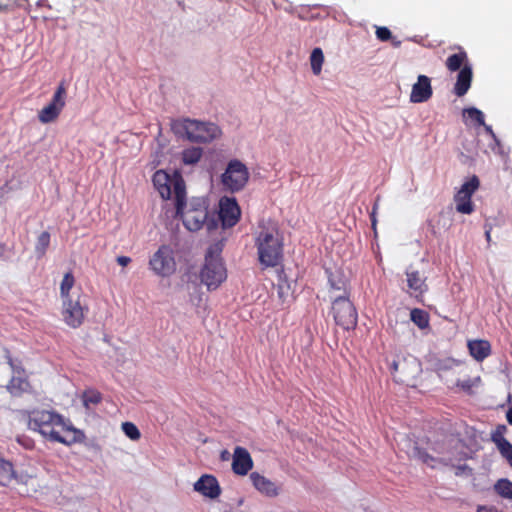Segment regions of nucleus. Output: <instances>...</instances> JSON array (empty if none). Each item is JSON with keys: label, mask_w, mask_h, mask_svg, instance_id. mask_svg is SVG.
<instances>
[{"label": "nucleus", "mask_w": 512, "mask_h": 512, "mask_svg": "<svg viewBox=\"0 0 512 512\" xmlns=\"http://www.w3.org/2000/svg\"><path fill=\"white\" fill-rule=\"evenodd\" d=\"M28 427L51 441L66 445L75 443L80 437V432L59 414L46 410L31 412Z\"/></svg>", "instance_id": "nucleus-1"}, {"label": "nucleus", "mask_w": 512, "mask_h": 512, "mask_svg": "<svg viewBox=\"0 0 512 512\" xmlns=\"http://www.w3.org/2000/svg\"><path fill=\"white\" fill-rule=\"evenodd\" d=\"M255 244L259 261L266 267L276 266L282 256V238L277 224L272 220H262L255 232Z\"/></svg>", "instance_id": "nucleus-2"}, {"label": "nucleus", "mask_w": 512, "mask_h": 512, "mask_svg": "<svg viewBox=\"0 0 512 512\" xmlns=\"http://www.w3.org/2000/svg\"><path fill=\"white\" fill-rule=\"evenodd\" d=\"M172 130L180 137L192 142H208L218 138L221 130L214 123L183 119L172 122Z\"/></svg>", "instance_id": "nucleus-3"}, {"label": "nucleus", "mask_w": 512, "mask_h": 512, "mask_svg": "<svg viewBox=\"0 0 512 512\" xmlns=\"http://www.w3.org/2000/svg\"><path fill=\"white\" fill-rule=\"evenodd\" d=\"M434 451L438 454L437 457L431 456L428 453L422 451L418 446L413 445L407 451L409 457L422 461L427 464L431 468L437 467L438 464H443L445 466L452 465L455 467V474L457 476L461 475H469L471 470L466 465H454V461L461 460L467 456L466 453L459 452L455 453L452 450H438L434 449Z\"/></svg>", "instance_id": "nucleus-4"}, {"label": "nucleus", "mask_w": 512, "mask_h": 512, "mask_svg": "<svg viewBox=\"0 0 512 512\" xmlns=\"http://www.w3.org/2000/svg\"><path fill=\"white\" fill-rule=\"evenodd\" d=\"M176 213L181 216L185 227L190 231H197L203 225H206L208 230L217 226L213 219H208V212L202 199L191 202L190 207L186 210L185 199H183L182 208L180 211L176 208Z\"/></svg>", "instance_id": "nucleus-5"}, {"label": "nucleus", "mask_w": 512, "mask_h": 512, "mask_svg": "<svg viewBox=\"0 0 512 512\" xmlns=\"http://www.w3.org/2000/svg\"><path fill=\"white\" fill-rule=\"evenodd\" d=\"M153 184L163 199H170L173 194L175 207L181 210L182 200L186 196L185 184L181 178H170L166 172L159 170L153 176Z\"/></svg>", "instance_id": "nucleus-6"}, {"label": "nucleus", "mask_w": 512, "mask_h": 512, "mask_svg": "<svg viewBox=\"0 0 512 512\" xmlns=\"http://www.w3.org/2000/svg\"><path fill=\"white\" fill-rule=\"evenodd\" d=\"M218 247L211 248L205 258V264L201 270V281L209 290L217 289L225 281L226 269L219 257Z\"/></svg>", "instance_id": "nucleus-7"}, {"label": "nucleus", "mask_w": 512, "mask_h": 512, "mask_svg": "<svg viewBox=\"0 0 512 512\" xmlns=\"http://www.w3.org/2000/svg\"><path fill=\"white\" fill-rule=\"evenodd\" d=\"M391 369L395 381L408 386H415L416 379L422 371L420 362L412 355L398 356L393 361Z\"/></svg>", "instance_id": "nucleus-8"}, {"label": "nucleus", "mask_w": 512, "mask_h": 512, "mask_svg": "<svg viewBox=\"0 0 512 512\" xmlns=\"http://www.w3.org/2000/svg\"><path fill=\"white\" fill-rule=\"evenodd\" d=\"M149 268L157 276L167 278L176 272L174 249L170 244L161 245L149 259Z\"/></svg>", "instance_id": "nucleus-9"}, {"label": "nucleus", "mask_w": 512, "mask_h": 512, "mask_svg": "<svg viewBox=\"0 0 512 512\" xmlns=\"http://www.w3.org/2000/svg\"><path fill=\"white\" fill-rule=\"evenodd\" d=\"M332 310L336 323L344 329H351L356 326L357 313L346 295H333Z\"/></svg>", "instance_id": "nucleus-10"}, {"label": "nucleus", "mask_w": 512, "mask_h": 512, "mask_svg": "<svg viewBox=\"0 0 512 512\" xmlns=\"http://www.w3.org/2000/svg\"><path fill=\"white\" fill-rule=\"evenodd\" d=\"M249 179L247 167L239 160H232L228 163L221 180L225 189L237 192L246 185Z\"/></svg>", "instance_id": "nucleus-11"}, {"label": "nucleus", "mask_w": 512, "mask_h": 512, "mask_svg": "<svg viewBox=\"0 0 512 512\" xmlns=\"http://www.w3.org/2000/svg\"><path fill=\"white\" fill-rule=\"evenodd\" d=\"M5 358L12 372L11 379L5 385L7 392L13 397H20L25 393H30L32 388L24 371L14 363L9 353H6Z\"/></svg>", "instance_id": "nucleus-12"}, {"label": "nucleus", "mask_w": 512, "mask_h": 512, "mask_svg": "<svg viewBox=\"0 0 512 512\" xmlns=\"http://www.w3.org/2000/svg\"><path fill=\"white\" fill-rule=\"evenodd\" d=\"M66 89L60 84L55 91L51 102L39 111L38 118L40 122L46 124L53 122L65 106Z\"/></svg>", "instance_id": "nucleus-13"}, {"label": "nucleus", "mask_w": 512, "mask_h": 512, "mask_svg": "<svg viewBox=\"0 0 512 512\" xmlns=\"http://www.w3.org/2000/svg\"><path fill=\"white\" fill-rule=\"evenodd\" d=\"M62 317L64 322L72 328H77L83 323L85 308L79 296L76 299L63 300Z\"/></svg>", "instance_id": "nucleus-14"}, {"label": "nucleus", "mask_w": 512, "mask_h": 512, "mask_svg": "<svg viewBox=\"0 0 512 512\" xmlns=\"http://www.w3.org/2000/svg\"><path fill=\"white\" fill-rule=\"evenodd\" d=\"M479 187V179L476 176L471 177L466 181L455 195L456 210L463 214H470L473 212V205L471 203L472 194Z\"/></svg>", "instance_id": "nucleus-15"}, {"label": "nucleus", "mask_w": 512, "mask_h": 512, "mask_svg": "<svg viewBox=\"0 0 512 512\" xmlns=\"http://www.w3.org/2000/svg\"><path fill=\"white\" fill-rule=\"evenodd\" d=\"M240 217V208L234 198L222 197L219 201L218 218L222 222V226H234Z\"/></svg>", "instance_id": "nucleus-16"}, {"label": "nucleus", "mask_w": 512, "mask_h": 512, "mask_svg": "<svg viewBox=\"0 0 512 512\" xmlns=\"http://www.w3.org/2000/svg\"><path fill=\"white\" fill-rule=\"evenodd\" d=\"M432 96L431 80L425 75H419L417 82L413 84L410 93V102L423 103L428 101Z\"/></svg>", "instance_id": "nucleus-17"}, {"label": "nucleus", "mask_w": 512, "mask_h": 512, "mask_svg": "<svg viewBox=\"0 0 512 512\" xmlns=\"http://www.w3.org/2000/svg\"><path fill=\"white\" fill-rule=\"evenodd\" d=\"M194 490L204 497L215 499L220 495L221 489L218 481L211 475H203L194 483Z\"/></svg>", "instance_id": "nucleus-18"}, {"label": "nucleus", "mask_w": 512, "mask_h": 512, "mask_svg": "<svg viewBox=\"0 0 512 512\" xmlns=\"http://www.w3.org/2000/svg\"><path fill=\"white\" fill-rule=\"evenodd\" d=\"M254 488L267 497H276L280 493V486L258 472H252L249 476Z\"/></svg>", "instance_id": "nucleus-19"}, {"label": "nucleus", "mask_w": 512, "mask_h": 512, "mask_svg": "<svg viewBox=\"0 0 512 512\" xmlns=\"http://www.w3.org/2000/svg\"><path fill=\"white\" fill-rule=\"evenodd\" d=\"M253 467L249 452L243 447H236L233 453L232 469L238 475H246Z\"/></svg>", "instance_id": "nucleus-20"}, {"label": "nucleus", "mask_w": 512, "mask_h": 512, "mask_svg": "<svg viewBox=\"0 0 512 512\" xmlns=\"http://www.w3.org/2000/svg\"><path fill=\"white\" fill-rule=\"evenodd\" d=\"M407 285L412 295H420L427 291L426 276L423 273L409 267L406 271Z\"/></svg>", "instance_id": "nucleus-21"}, {"label": "nucleus", "mask_w": 512, "mask_h": 512, "mask_svg": "<svg viewBox=\"0 0 512 512\" xmlns=\"http://www.w3.org/2000/svg\"><path fill=\"white\" fill-rule=\"evenodd\" d=\"M470 355L477 361H482L490 354V344L485 340H472L468 342Z\"/></svg>", "instance_id": "nucleus-22"}, {"label": "nucleus", "mask_w": 512, "mask_h": 512, "mask_svg": "<svg viewBox=\"0 0 512 512\" xmlns=\"http://www.w3.org/2000/svg\"><path fill=\"white\" fill-rule=\"evenodd\" d=\"M472 80V71L468 66H464L457 77V82L455 84V93L458 96H463L468 89L470 88Z\"/></svg>", "instance_id": "nucleus-23"}, {"label": "nucleus", "mask_w": 512, "mask_h": 512, "mask_svg": "<svg viewBox=\"0 0 512 512\" xmlns=\"http://www.w3.org/2000/svg\"><path fill=\"white\" fill-rule=\"evenodd\" d=\"M493 441L496 444L501 455L508 461V463L512 467V444L509 443L508 440H506L501 435H494Z\"/></svg>", "instance_id": "nucleus-24"}, {"label": "nucleus", "mask_w": 512, "mask_h": 512, "mask_svg": "<svg viewBox=\"0 0 512 512\" xmlns=\"http://www.w3.org/2000/svg\"><path fill=\"white\" fill-rule=\"evenodd\" d=\"M14 480V470L12 464L0 459V485H9Z\"/></svg>", "instance_id": "nucleus-25"}, {"label": "nucleus", "mask_w": 512, "mask_h": 512, "mask_svg": "<svg viewBox=\"0 0 512 512\" xmlns=\"http://www.w3.org/2000/svg\"><path fill=\"white\" fill-rule=\"evenodd\" d=\"M324 62V55L321 48H314L310 55V64L312 72L315 75H319L322 70V65Z\"/></svg>", "instance_id": "nucleus-26"}, {"label": "nucleus", "mask_w": 512, "mask_h": 512, "mask_svg": "<svg viewBox=\"0 0 512 512\" xmlns=\"http://www.w3.org/2000/svg\"><path fill=\"white\" fill-rule=\"evenodd\" d=\"M202 156V149L199 147H191L185 149L182 152V161L186 165H194L196 164Z\"/></svg>", "instance_id": "nucleus-27"}, {"label": "nucleus", "mask_w": 512, "mask_h": 512, "mask_svg": "<svg viewBox=\"0 0 512 512\" xmlns=\"http://www.w3.org/2000/svg\"><path fill=\"white\" fill-rule=\"evenodd\" d=\"M457 386L460 387L464 392L472 394L475 389L481 386V378L479 376L458 380Z\"/></svg>", "instance_id": "nucleus-28"}, {"label": "nucleus", "mask_w": 512, "mask_h": 512, "mask_svg": "<svg viewBox=\"0 0 512 512\" xmlns=\"http://www.w3.org/2000/svg\"><path fill=\"white\" fill-rule=\"evenodd\" d=\"M410 319L415 323L420 329H424L429 324L428 314L421 309H413L410 312Z\"/></svg>", "instance_id": "nucleus-29"}, {"label": "nucleus", "mask_w": 512, "mask_h": 512, "mask_svg": "<svg viewBox=\"0 0 512 512\" xmlns=\"http://www.w3.org/2000/svg\"><path fill=\"white\" fill-rule=\"evenodd\" d=\"M50 243V234L48 232H42L37 239L35 245V252L38 257H42Z\"/></svg>", "instance_id": "nucleus-30"}, {"label": "nucleus", "mask_w": 512, "mask_h": 512, "mask_svg": "<svg viewBox=\"0 0 512 512\" xmlns=\"http://www.w3.org/2000/svg\"><path fill=\"white\" fill-rule=\"evenodd\" d=\"M496 492L503 498L512 499V482L501 479L495 484Z\"/></svg>", "instance_id": "nucleus-31"}, {"label": "nucleus", "mask_w": 512, "mask_h": 512, "mask_svg": "<svg viewBox=\"0 0 512 512\" xmlns=\"http://www.w3.org/2000/svg\"><path fill=\"white\" fill-rule=\"evenodd\" d=\"M329 282H330L331 288L335 292L343 291L342 295H346V281L341 277L340 272L332 273L329 276Z\"/></svg>", "instance_id": "nucleus-32"}, {"label": "nucleus", "mask_w": 512, "mask_h": 512, "mask_svg": "<svg viewBox=\"0 0 512 512\" xmlns=\"http://www.w3.org/2000/svg\"><path fill=\"white\" fill-rule=\"evenodd\" d=\"M74 285V277L71 273H66L63 277V280L61 282L60 286V293L63 300L65 299H72L69 297V291L72 289Z\"/></svg>", "instance_id": "nucleus-33"}, {"label": "nucleus", "mask_w": 512, "mask_h": 512, "mask_svg": "<svg viewBox=\"0 0 512 512\" xmlns=\"http://www.w3.org/2000/svg\"><path fill=\"white\" fill-rule=\"evenodd\" d=\"M465 59H466V54L464 52L453 54L450 57H448L446 65L449 70L457 71L460 69V67Z\"/></svg>", "instance_id": "nucleus-34"}, {"label": "nucleus", "mask_w": 512, "mask_h": 512, "mask_svg": "<svg viewBox=\"0 0 512 512\" xmlns=\"http://www.w3.org/2000/svg\"><path fill=\"white\" fill-rule=\"evenodd\" d=\"M122 430L128 438L134 441L138 440L141 436L139 429L131 422L123 423Z\"/></svg>", "instance_id": "nucleus-35"}, {"label": "nucleus", "mask_w": 512, "mask_h": 512, "mask_svg": "<svg viewBox=\"0 0 512 512\" xmlns=\"http://www.w3.org/2000/svg\"><path fill=\"white\" fill-rule=\"evenodd\" d=\"M278 296L283 302H288L292 298L290 285L284 280L278 284Z\"/></svg>", "instance_id": "nucleus-36"}, {"label": "nucleus", "mask_w": 512, "mask_h": 512, "mask_svg": "<svg viewBox=\"0 0 512 512\" xmlns=\"http://www.w3.org/2000/svg\"><path fill=\"white\" fill-rule=\"evenodd\" d=\"M464 115H467L470 119L477 122L479 125H485L484 114L477 108H468L463 111Z\"/></svg>", "instance_id": "nucleus-37"}, {"label": "nucleus", "mask_w": 512, "mask_h": 512, "mask_svg": "<svg viewBox=\"0 0 512 512\" xmlns=\"http://www.w3.org/2000/svg\"><path fill=\"white\" fill-rule=\"evenodd\" d=\"M100 401V394L96 391H87L83 395V404L89 409L90 405H95Z\"/></svg>", "instance_id": "nucleus-38"}, {"label": "nucleus", "mask_w": 512, "mask_h": 512, "mask_svg": "<svg viewBox=\"0 0 512 512\" xmlns=\"http://www.w3.org/2000/svg\"><path fill=\"white\" fill-rule=\"evenodd\" d=\"M376 36L381 41H387L391 38V32L386 27H377Z\"/></svg>", "instance_id": "nucleus-39"}, {"label": "nucleus", "mask_w": 512, "mask_h": 512, "mask_svg": "<svg viewBox=\"0 0 512 512\" xmlns=\"http://www.w3.org/2000/svg\"><path fill=\"white\" fill-rule=\"evenodd\" d=\"M476 512H503L493 505H479Z\"/></svg>", "instance_id": "nucleus-40"}, {"label": "nucleus", "mask_w": 512, "mask_h": 512, "mask_svg": "<svg viewBox=\"0 0 512 512\" xmlns=\"http://www.w3.org/2000/svg\"><path fill=\"white\" fill-rule=\"evenodd\" d=\"M493 141H494V144L491 145V149L496 152V153H499L501 154L502 153V147H501V143L500 141L497 139V137L495 136V138H492Z\"/></svg>", "instance_id": "nucleus-41"}, {"label": "nucleus", "mask_w": 512, "mask_h": 512, "mask_svg": "<svg viewBox=\"0 0 512 512\" xmlns=\"http://www.w3.org/2000/svg\"><path fill=\"white\" fill-rule=\"evenodd\" d=\"M131 262V259L127 256L117 257V263L123 267L127 266Z\"/></svg>", "instance_id": "nucleus-42"}, {"label": "nucleus", "mask_w": 512, "mask_h": 512, "mask_svg": "<svg viewBox=\"0 0 512 512\" xmlns=\"http://www.w3.org/2000/svg\"><path fill=\"white\" fill-rule=\"evenodd\" d=\"M483 126L485 127V130L490 134V136H491L492 138H495V136H496V135H495V133L493 132V130H492V128H491V126H487L486 124H485V125H483Z\"/></svg>", "instance_id": "nucleus-43"}, {"label": "nucleus", "mask_w": 512, "mask_h": 512, "mask_svg": "<svg viewBox=\"0 0 512 512\" xmlns=\"http://www.w3.org/2000/svg\"><path fill=\"white\" fill-rule=\"evenodd\" d=\"M378 207H379V197L376 199L375 203H374V206L372 208V212L371 213H374L376 214L377 213V210H378Z\"/></svg>", "instance_id": "nucleus-44"}, {"label": "nucleus", "mask_w": 512, "mask_h": 512, "mask_svg": "<svg viewBox=\"0 0 512 512\" xmlns=\"http://www.w3.org/2000/svg\"><path fill=\"white\" fill-rule=\"evenodd\" d=\"M370 217H371L372 227L375 229L376 223H377L376 214L371 213Z\"/></svg>", "instance_id": "nucleus-45"}, {"label": "nucleus", "mask_w": 512, "mask_h": 512, "mask_svg": "<svg viewBox=\"0 0 512 512\" xmlns=\"http://www.w3.org/2000/svg\"><path fill=\"white\" fill-rule=\"evenodd\" d=\"M507 420L512 425V408H510L507 412Z\"/></svg>", "instance_id": "nucleus-46"}, {"label": "nucleus", "mask_w": 512, "mask_h": 512, "mask_svg": "<svg viewBox=\"0 0 512 512\" xmlns=\"http://www.w3.org/2000/svg\"><path fill=\"white\" fill-rule=\"evenodd\" d=\"M485 236H486L487 241L489 242L490 241V230H486Z\"/></svg>", "instance_id": "nucleus-47"}, {"label": "nucleus", "mask_w": 512, "mask_h": 512, "mask_svg": "<svg viewBox=\"0 0 512 512\" xmlns=\"http://www.w3.org/2000/svg\"><path fill=\"white\" fill-rule=\"evenodd\" d=\"M5 9V6L3 5H0V11L4 10Z\"/></svg>", "instance_id": "nucleus-48"}]
</instances>
